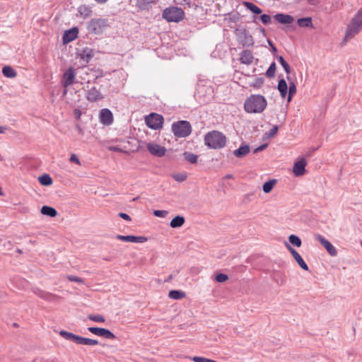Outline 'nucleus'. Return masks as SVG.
Instances as JSON below:
<instances>
[{"mask_svg": "<svg viewBox=\"0 0 362 362\" xmlns=\"http://www.w3.org/2000/svg\"><path fill=\"white\" fill-rule=\"evenodd\" d=\"M267 107L266 98L260 94H252L244 102V110L249 114H260Z\"/></svg>", "mask_w": 362, "mask_h": 362, "instance_id": "1", "label": "nucleus"}, {"mask_svg": "<svg viewBox=\"0 0 362 362\" xmlns=\"http://www.w3.org/2000/svg\"><path fill=\"white\" fill-rule=\"evenodd\" d=\"M204 142L211 148L219 149L226 146V137L220 132L212 131L205 135Z\"/></svg>", "mask_w": 362, "mask_h": 362, "instance_id": "2", "label": "nucleus"}, {"mask_svg": "<svg viewBox=\"0 0 362 362\" xmlns=\"http://www.w3.org/2000/svg\"><path fill=\"white\" fill-rule=\"evenodd\" d=\"M287 79L289 81L288 86L284 79H281L279 81L277 88L281 98H287V102L290 103L292 100L293 95L296 93L297 89L295 83L290 81L289 76H287Z\"/></svg>", "mask_w": 362, "mask_h": 362, "instance_id": "3", "label": "nucleus"}, {"mask_svg": "<svg viewBox=\"0 0 362 362\" xmlns=\"http://www.w3.org/2000/svg\"><path fill=\"white\" fill-rule=\"evenodd\" d=\"M59 335L62 337L64 339L70 341H73L78 345L95 346L99 344L98 340L82 337L81 336L76 335L74 333L64 330L60 331Z\"/></svg>", "mask_w": 362, "mask_h": 362, "instance_id": "4", "label": "nucleus"}, {"mask_svg": "<svg viewBox=\"0 0 362 362\" xmlns=\"http://www.w3.org/2000/svg\"><path fill=\"white\" fill-rule=\"evenodd\" d=\"M184 11L177 6H170L163 10L162 17L168 22L179 23L185 18Z\"/></svg>", "mask_w": 362, "mask_h": 362, "instance_id": "5", "label": "nucleus"}, {"mask_svg": "<svg viewBox=\"0 0 362 362\" xmlns=\"http://www.w3.org/2000/svg\"><path fill=\"white\" fill-rule=\"evenodd\" d=\"M172 132L177 137H187L192 132V127L189 122L182 120L172 124Z\"/></svg>", "mask_w": 362, "mask_h": 362, "instance_id": "6", "label": "nucleus"}, {"mask_svg": "<svg viewBox=\"0 0 362 362\" xmlns=\"http://www.w3.org/2000/svg\"><path fill=\"white\" fill-rule=\"evenodd\" d=\"M362 29V8L360 9L351 20L346 31V38H351Z\"/></svg>", "mask_w": 362, "mask_h": 362, "instance_id": "7", "label": "nucleus"}, {"mask_svg": "<svg viewBox=\"0 0 362 362\" xmlns=\"http://www.w3.org/2000/svg\"><path fill=\"white\" fill-rule=\"evenodd\" d=\"M107 26V20L103 18L92 19L88 25L89 32L94 34L101 33Z\"/></svg>", "mask_w": 362, "mask_h": 362, "instance_id": "8", "label": "nucleus"}, {"mask_svg": "<svg viewBox=\"0 0 362 362\" xmlns=\"http://www.w3.org/2000/svg\"><path fill=\"white\" fill-rule=\"evenodd\" d=\"M146 125L152 129H159L163 127V117L156 113H151L145 118Z\"/></svg>", "mask_w": 362, "mask_h": 362, "instance_id": "9", "label": "nucleus"}, {"mask_svg": "<svg viewBox=\"0 0 362 362\" xmlns=\"http://www.w3.org/2000/svg\"><path fill=\"white\" fill-rule=\"evenodd\" d=\"M86 99L91 103L102 100L104 98L100 90L95 86H87L86 87Z\"/></svg>", "mask_w": 362, "mask_h": 362, "instance_id": "10", "label": "nucleus"}, {"mask_svg": "<svg viewBox=\"0 0 362 362\" xmlns=\"http://www.w3.org/2000/svg\"><path fill=\"white\" fill-rule=\"evenodd\" d=\"M315 239L326 249L327 252L332 257H335L337 255V249L332 243L327 240L325 237L320 234L315 235Z\"/></svg>", "mask_w": 362, "mask_h": 362, "instance_id": "11", "label": "nucleus"}, {"mask_svg": "<svg viewBox=\"0 0 362 362\" xmlns=\"http://www.w3.org/2000/svg\"><path fill=\"white\" fill-rule=\"evenodd\" d=\"M315 239L326 249L327 252L332 257H335L337 255V249L332 243L327 240L325 237L320 234L315 235Z\"/></svg>", "mask_w": 362, "mask_h": 362, "instance_id": "12", "label": "nucleus"}, {"mask_svg": "<svg viewBox=\"0 0 362 362\" xmlns=\"http://www.w3.org/2000/svg\"><path fill=\"white\" fill-rule=\"evenodd\" d=\"M88 330L93 334L105 339H115L116 338L112 332L105 328L90 327L88 328Z\"/></svg>", "mask_w": 362, "mask_h": 362, "instance_id": "13", "label": "nucleus"}, {"mask_svg": "<svg viewBox=\"0 0 362 362\" xmlns=\"http://www.w3.org/2000/svg\"><path fill=\"white\" fill-rule=\"evenodd\" d=\"M146 148L153 156L162 157L166 152V148L158 144L149 142L146 144Z\"/></svg>", "mask_w": 362, "mask_h": 362, "instance_id": "14", "label": "nucleus"}, {"mask_svg": "<svg viewBox=\"0 0 362 362\" xmlns=\"http://www.w3.org/2000/svg\"><path fill=\"white\" fill-rule=\"evenodd\" d=\"M285 245L288 250L291 252L294 259L296 261L298 264L300 266V268H302L305 271H308V267L307 264L305 262L303 259L301 257V256L299 255V253L293 249L290 244L285 243Z\"/></svg>", "mask_w": 362, "mask_h": 362, "instance_id": "15", "label": "nucleus"}, {"mask_svg": "<svg viewBox=\"0 0 362 362\" xmlns=\"http://www.w3.org/2000/svg\"><path fill=\"white\" fill-rule=\"evenodd\" d=\"M307 165V161L305 158H302L300 160H297L294 163L293 167V173L296 177H300L305 174V166Z\"/></svg>", "mask_w": 362, "mask_h": 362, "instance_id": "16", "label": "nucleus"}, {"mask_svg": "<svg viewBox=\"0 0 362 362\" xmlns=\"http://www.w3.org/2000/svg\"><path fill=\"white\" fill-rule=\"evenodd\" d=\"M76 77L75 71L73 68L68 69L63 74L62 85L64 88L72 85Z\"/></svg>", "mask_w": 362, "mask_h": 362, "instance_id": "17", "label": "nucleus"}, {"mask_svg": "<svg viewBox=\"0 0 362 362\" xmlns=\"http://www.w3.org/2000/svg\"><path fill=\"white\" fill-rule=\"evenodd\" d=\"M100 122L104 125H110L113 122L112 112L106 108L102 109L100 112Z\"/></svg>", "mask_w": 362, "mask_h": 362, "instance_id": "18", "label": "nucleus"}, {"mask_svg": "<svg viewBox=\"0 0 362 362\" xmlns=\"http://www.w3.org/2000/svg\"><path fill=\"white\" fill-rule=\"evenodd\" d=\"M78 34V29L77 27H74L64 32L62 40L64 44H68L77 38Z\"/></svg>", "mask_w": 362, "mask_h": 362, "instance_id": "19", "label": "nucleus"}, {"mask_svg": "<svg viewBox=\"0 0 362 362\" xmlns=\"http://www.w3.org/2000/svg\"><path fill=\"white\" fill-rule=\"evenodd\" d=\"M239 41L244 47H250L254 45L252 36L246 30H243L239 34Z\"/></svg>", "mask_w": 362, "mask_h": 362, "instance_id": "20", "label": "nucleus"}, {"mask_svg": "<svg viewBox=\"0 0 362 362\" xmlns=\"http://www.w3.org/2000/svg\"><path fill=\"white\" fill-rule=\"evenodd\" d=\"M116 238L124 242L129 243H145L147 241V238L144 236H134V235H117Z\"/></svg>", "mask_w": 362, "mask_h": 362, "instance_id": "21", "label": "nucleus"}, {"mask_svg": "<svg viewBox=\"0 0 362 362\" xmlns=\"http://www.w3.org/2000/svg\"><path fill=\"white\" fill-rule=\"evenodd\" d=\"M250 151V146L246 144H243L238 149L233 151V154L238 158H242L246 156Z\"/></svg>", "mask_w": 362, "mask_h": 362, "instance_id": "22", "label": "nucleus"}, {"mask_svg": "<svg viewBox=\"0 0 362 362\" xmlns=\"http://www.w3.org/2000/svg\"><path fill=\"white\" fill-rule=\"evenodd\" d=\"M254 59V56L250 50H243L240 53V61L243 64L250 65L252 64Z\"/></svg>", "mask_w": 362, "mask_h": 362, "instance_id": "23", "label": "nucleus"}, {"mask_svg": "<svg viewBox=\"0 0 362 362\" xmlns=\"http://www.w3.org/2000/svg\"><path fill=\"white\" fill-rule=\"evenodd\" d=\"M274 18L281 24H291L294 21V18L288 14L277 13Z\"/></svg>", "mask_w": 362, "mask_h": 362, "instance_id": "24", "label": "nucleus"}, {"mask_svg": "<svg viewBox=\"0 0 362 362\" xmlns=\"http://www.w3.org/2000/svg\"><path fill=\"white\" fill-rule=\"evenodd\" d=\"M94 56V52L91 48L86 47L83 49L79 53L78 57L80 59L86 62H88Z\"/></svg>", "mask_w": 362, "mask_h": 362, "instance_id": "25", "label": "nucleus"}, {"mask_svg": "<svg viewBox=\"0 0 362 362\" xmlns=\"http://www.w3.org/2000/svg\"><path fill=\"white\" fill-rule=\"evenodd\" d=\"M297 25L300 28H313V19L311 17H305L298 18L296 22Z\"/></svg>", "mask_w": 362, "mask_h": 362, "instance_id": "26", "label": "nucleus"}, {"mask_svg": "<svg viewBox=\"0 0 362 362\" xmlns=\"http://www.w3.org/2000/svg\"><path fill=\"white\" fill-rule=\"evenodd\" d=\"M153 3L154 0H136V6L140 10H148Z\"/></svg>", "mask_w": 362, "mask_h": 362, "instance_id": "27", "label": "nucleus"}, {"mask_svg": "<svg viewBox=\"0 0 362 362\" xmlns=\"http://www.w3.org/2000/svg\"><path fill=\"white\" fill-rule=\"evenodd\" d=\"M78 12L81 17L86 18L91 15L92 10L87 5H81L78 8Z\"/></svg>", "mask_w": 362, "mask_h": 362, "instance_id": "28", "label": "nucleus"}, {"mask_svg": "<svg viewBox=\"0 0 362 362\" xmlns=\"http://www.w3.org/2000/svg\"><path fill=\"white\" fill-rule=\"evenodd\" d=\"M43 215L48 216L49 217H55L57 215V211L55 209L48 206H43L40 210Z\"/></svg>", "mask_w": 362, "mask_h": 362, "instance_id": "29", "label": "nucleus"}, {"mask_svg": "<svg viewBox=\"0 0 362 362\" xmlns=\"http://www.w3.org/2000/svg\"><path fill=\"white\" fill-rule=\"evenodd\" d=\"M4 76L10 78H15L17 75L16 71L10 66H5L2 69Z\"/></svg>", "mask_w": 362, "mask_h": 362, "instance_id": "30", "label": "nucleus"}, {"mask_svg": "<svg viewBox=\"0 0 362 362\" xmlns=\"http://www.w3.org/2000/svg\"><path fill=\"white\" fill-rule=\"evenodd\" d=\"M185 223V218L183 216H177L170 221V226L172 228H180Z\"/></svg>", "mask_w": 362, "mask_h": 362, "instance_id": "31", "label": "nucleus"}, {"mask_svg": "<svg viewBox=\"0 0 362 362\" xmlns=\"http://www.w3.org/2000/svg\"><path fill=\"white\" fill-rule=\"evenodd\" d=\"M39 182L44 186H49L52 184V177L47 175L44 174L38 177Z\"/></svg>", "mask_w": 362, "mask_h": 362, "instance_id": "32", "label": "nucleus"}, {"mask_svg": "<svg viewBox=\"0 0 362 362\" xmlns=\"http://www.w3.org/2000/svg\"><path fill=\"white\" fill-rule=\"evenodd\" d=\"M168 297L172 299L180 300L185 297V293L181 291L172 290L169 292Z\"/></svg>", "mask_w": 362, "mask_h": 362, "instance_id": "33", "label": "nucleus"}, {"mask_svg": "<svg viewBox=\"0 0 362 362\" xmlns=\"http://www.w3.org/2000/svg\"><path fill=\"white\" fill-rule=\"evenodd\" d=\"M244 5L254 13L260 14L262 13V9L252 2L245 1Z\"/></svg>", "mask_w": 362, "mask_h": 362, "instance_id": "34", "label": "nucleus"}, {"mask_svg": "<svg viewBox=\"0 0 362 362\" xmlns=\"http://www.w3.org/2000/svg\"><path fill=\"white\" fill-rule=\"evenodd\" d=\"M276 182V180H268L262 186L263 191L265 193H269L272 190V189L274 188Z\"/></svg>", "mask_w": 362, "mask_h": 362, "instance_id": "35", "label": "nucleus"}, {"mask_svg": "<svg viewBox=\"0 0 362 362\" xmlns=\"http://www.w3.org/2000/svg\"><path fill=\"white\" fill-rule=\"evenodd\" d=\"M183 156L190 163H196L198 160V156L192 153L185 152Z\"/></svg>", "mask_w": 362, "mask_h": 362, "instance_id": "36", "label": "nucleus"}, {"mask_svg": "<svg viewBox=\"0 0 362 362\" xmlns=\"http://www.w3.org/2000/svg\"><path fill=\"white\" fill-rule=\"evenodd\" d=\"M277 59L279 62L282 66L283 69L286 71L287 74H289L291 73V67L289 64L285 61V59L283 58L282 56H278Z\"/></svg>", "mask_w": 362, "mask_h": 362, "instance_id": "37", "label": "nucleus"}, {"mask_svg": "<svg viewBox=\"0 0 362 362\" xmlns=\"http://www.w3.org/2000/svg\"><path fill=\"white\" fill-rule=\"evenodd\" d=\"M289 243L298 247L301 246L302 242L300 238L296 235H291L288 237Z\"/></svg>", "mask_w": 362, "mask_h": 362, "instance_id": "38", "label": "nucleus"}, {"mask_svg": "<svg viewBox=\"0 0 362 362\" xmlns=\"http://www.w3.org/2000/svg\"><path fill=\"white\" fill-rule=\"evenodd\" d=\"M264 80L263 78H256L254 81L251 83L250 86L255 88H260L263 85Z\"/></svg>", "mask_w": 362, "mask_h": 362, "instance_id": "39", "label": "nucleus"}, {"mask_svg": "<svg viewBox=\"0 0 362 362\" xmlns=\"http://www.w3.org/2000/svg\"><path fill=\"white\" fill-rule=\"evenodd\" d=\"M88 319L96 322H105V317L101 315H88Z\"/></svg>", "mask_w": 362, "mask_h": 362, "instance_id": "40", "label": "nucleus"}, {"mask_svg": "<svg viewBox=\"0 0 362 362\" xmlns=\"http://www.w3.org/2000/svg\"><path fill=\"white\" fill-rule=\"evenodd\" d=\"M276 71V64L275 62H272L269 69H267L266 74L269 78H272L274 76Z\"/></svg>", "mask_w": 362, "mask_h": 362, "instance_id": "41", "label": "nucleus"}, {"mask_svg": "<svg viewBox=\"0 0 362 362\" xmlns=\"http://www.w3.org/2000/svg\"><path fill=\"white\" fill-rule=\"evenodd\" d=\"M190 359L192 360L194 362H216L214 360L201 357V356L190 357Z\"/></svg>", "mask_w": 362, "mask_h": 362, "instance_id": "42", "label": "nucleus"}, {"mask_svg": "<svg viewBox=\"0 0 362 362\" xmlns=\"http://www.w3.org/2000/svg\"><path fill=\"white\" fill-rule=\"evenodd\" d=\"M215 279L217 282L223 283L228 279V276L225 274L220 273L216 276Z\"/></svg>", "mask_w": 362, "mask_h": 362, "instance_id": "43", "label": "nucleus"}, {"mask_svg": "<svg viewBox=\"0 0 362 362\" xmlns=\"http://www.w3.org/2000/svg\"><path fill=\"white\" fill-rule=\"evenodd\" d=\"M173 177L177 182H183L187 179L186 173H177L173 175Z\"/></svg>", "mask_w": 362, "mask_h": 362, "instance_id": "44", "label": "nucleus"}, {"mask_svg": "<svg viewBox=\"0 0 362 362\" xmlns=\"http://www.w3.org/2000/svg\"><path fill=\"white\" fill-rule=\"evenodd\" d=\"M168 211L165 210H155L153 215L157 217L164 218L167 216Z\"/></svg>", "mask_w": 362, "mask_h": 362, "instance_id": "45", "label": "nucleus"}, {"mask_svg": "<svg viewBox=\"0 0 362 362\" xmlns=\"http://www.w3.org/2000/svg\"><path fill=\"white\" fill-rule=\"evenodd\" d=\"M260 20L262 22V23H264V25H267L269 23H270L271 21V17L270 16L267 15V14H262L261 16H260Z\"/></svg>", "mask_w": 362, "mask_h": 362, "instance_id": "46", "label": "nucleus"}, {"mask_svg": "<svg viewBox=\"0 0 362 362\" xmlns=\"http://www.w3.org/2000/svg\"><path fill=\"white\" fill-rule=\"evenodd\" d=\"M277 132H278V127L274 126L268 132L266 133V135L267 137H272L277 133Z\"/></svg>", "mask_w": 362, "mask_h": 362, "instance_id": "47", "label": "nucleus"}, {"mask_svg": "<svg viewBox=\"0 0 362 362\" xmlns=\"http://www.w3.org/2000/svg\"><path fill=\"white\" fill-rule=\"evenodd\" d=\"M69 160H70V162L74 163L77 164L78 165H81L80 160L78 159V158L77 157V156L75 153H72L71 155Z\"/></svg>", "mask_w": 362, "mask_h": 362, "instance_id": "48", "label": "nucleus"}, {"mask_svg": "<svg viewBox=\"0 0 362 362\" xmlns=\"http://www.w3.org/2000/svg\"><path fill=\"white\" fill-rule=\"evenodd\" d=\"M67 279L71 281H74V282H78V283H83V281L81 278H79V277H77V276H71V275H68L67 276Z\"/></svg>", "mask_w": 362, "mask_h": 362, "instance_id": "49", "label": "nucleus"}, {"mask_svg": "<svg viewBox=\"0 0 362 362\" xmlns=\"http://www.w3.org/2000/svg\"><path fill=\"white\" fill-rule=\"evenodd\" d=\"M119 216L121 217L122 218L127 221H131L130 216L128 214H125V213H122V212L119 213Z\"/></svg>", "mask_w": 362, "mask_h": 362, "instance_id": "50", "label": "nucleus"}, {"mask_svg": "<svg viewBox=\"0 0 362 362\" xmlns=\"http://www.w3.org/2000/svg\"><path fill=\"white\" fill-rule=\"evenodd\" d=\"M56 296L54 295H52L51 293H45L44 296H42V298L47 300H52L53 298H54Z\"/></svg>", "mask_w": 362, "mask_h": 362, "instance_id": "51", "label": "nucleus"}, {"mask_svg": "<svg viewBox=\"0 0 362 362\" xmlns=\"http://www.w3.org/2000/svg\"><path fill=\"white\" fill-rule=\"evenodd\" d=\"M109 150L111 151H115V152H123V151L122 150V148H120L118 146H110L109 148Z\"/></svg>", "mask_w": 362, "mask_h": 362, "instance_id": "52", "label": "nucleus"}, {"mask_svg": "<svg viewBox=\"0 0 362 362\" xmlns=\"http://www.w3.org/2000/svg\"><path fill=\"white\" fill-rule=\"evenodd\" d=\"M267 146V144H262V145L259 146L255 150V153H257V152L264 150V148H266Z\"/></svg>", "mask_w": 362, "mask_h": 362, "instance_id": "53", "label": "nucleus"}, {"mask_svg": "<svg viewBox=\"0 0 362 362\" xmlns=\"http://www.w3.org/2000/svg\"><path fill=\"white\" fill-rule=\"evenodd\" d=\"M8 128L6 126H0V134H5Z\"/></svg>", "mask_w": 362, "mask_h": 362, "instance_id": "54", "label": "nucleus"}, {"mask_svg": "<svg viewBox=\"0 0 362 362\" xmlns=\"http://www.w3.org/2000/svg\"><path fill=\"white\" fill-rule=\"evenodd\" d=\"M310 5L315 6L320 3V0H307Z\"/></svg>", "mask_w": 362, "mask_h": 362, "instance_id": "55", "label": "nucleus"}, {"mask_svg": "<svg viewBox=\"0 0 362 362\" xmlns=\"http://www.w3.org/2000/svg\"><path fill=\"white\" fill-rule=\"evenodd\" d=\"M76 129L78 130V132L83 135V130L82 129V128L79 126V125H76Z\"/></svg>", "mask_w": 362, "mask_h": 362, "instance_id": "56", "label": "nucleus"}, {"mask_svg": "<svg viewBox=\"0 0 362 362\" xmlns=\"http://www.w3.org/2000/svg\"><path fill=\"white\" fill-rule=\"evenodd\" d=\"M96 2H98V4H105L106 3L108 0H95Z\"/></svg>", "mask_w": 362, "mask_h": 362, "instance_id": "57", "label": "nucleus"}, {"mask_svg": "<svg viewBox=\"0 0 362 362\" xmlns=\"http://www.w3.org/2000/svg\"><path fill=\"white\" fill-rule=\"evenodd\" d=\"M74 112H75V115H76L78 117H80V115H81V112H80L78 110H74Z\"/></svg>", "mask_w": 362, "mask_h": 362, "instance_id": "58", "label": "nucleus"}, {"mask_svg": "<svg viewBox=\"0 0 362 362\" xmlns=\"http://www.w3.org/2000/svg\"><path fill=\"white\" fill-rule=\"evenodd\" d=\"M269 45L272 46V50H273L274 52H276V47L272 45V43L270 41H269Z\"/></svg>", "mask_w": 362, "mask_h": 362, "instance_id": "59", "label": "nucleus"}, {"mask_svg": "<svg viewBox=\"0 0 362 362\" xmlns=\"http://www.w3.org/2000/svg\"><path fill=\"white\" fill-rule=\"evenodd\" d=\"M230 177H231V175H227L226 176V178H230Z\"/></svg>", "mask_w": 362, "mask_h": 362, "instance_id": "60", "label": "nucleus"}, {"mask_svg": "<svg viewBox=\"0 0 362 362\" xmlns=\"http://www.w3.org/2000/svg\"><path fill=\"white\" fill-rule=\"evenodd\" d=\"M66 90H65L64 91V95H66Z\"/></svg>", "mask_w": 362, "mask_h": 362, "instance_id": "61", "label": "nucleus"}, {"mask_svg": "<svg viewBox=\"0 0 362 362\" xmlns=\"http://www.w3.org/2000/svg\"><path fill=\"white\" fill-rule=\"evenodd\" d=\"M183 1H187V0H182Z\"/></svg>", "mask_w": 362, "mask_h": 362, "instance_id": "62", "label": "nucleus"}]
</instances>
